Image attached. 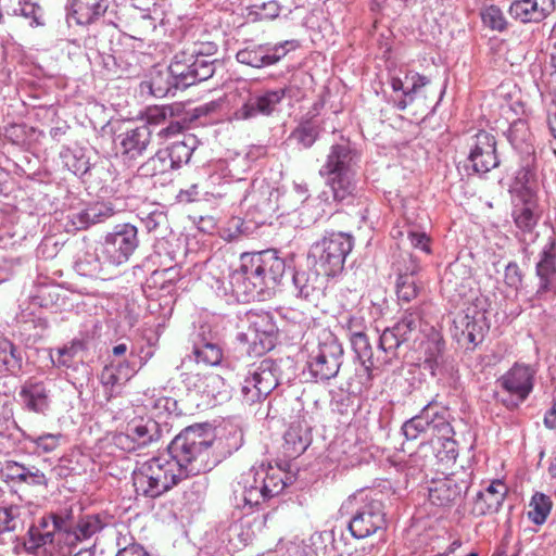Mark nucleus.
Instances as JSON below:
<instances>
[{
  "instance_id": "21",
  "label": "nucleus",
  "mask_w": 556,
  "mask_h": 556,
  "mask_svg": "<svg viewBox=\"0 0 556 556\" xmlns=\"http://www.w3.org/2000/svg\"><path fill=\"white\" fill-rule=\"evenodd\" d=\"M143 363L140 362L139 366L134 361H111L104 366L100 374V381L105 389L108 400L115 396L121 392V389L128 382L141 368Z\"/></svg>"
},
{
  "instance_id": "26",
  "label": "nucleus",
  "mask_w": 556,
  "mask_h": 556,
  "mask_svg": "<svg viewBox=\"0 0 556 556\" xmlns=\"http://www.w3.org/2000/svg\"><path fill=\"white\" fill-rule=\"evenodd\" d=\"M507 492L508 488L502 480L491 481L485 489L477 493L472 504V514L484 516L498 511Z\"/></svg>"
},
{
  "instance_id": "28",
  "label": "nucleus",
  "mask_w": 556,
  "mask_h": 556,
  "mask_svg": "<svg viewBox=\"0 0 556 556\" xmlns=\"http://www.w3.org/2000/svg\"><path fill=\"white\" fill-rule=\"evenodd\" d=\"M50 391L42 381H26L18 396L23 407L36 414H46L50 407Z\"/></svg>"
},
{
  "instance_id": "19",
  "label": "nucleus",
  "mask_w": 556,
  "mask_h": 556,
  "mask_svg": "<svg viewBox=\"0 0 556 556\" xmlns=\"http://www.w3.org/2000/svg\"><path fill=\"white\" fill-rule=\"evenodd\" d=\"M430 83L429 78L414 71L405 73L404 77H392L390 86L393 93L388 102L399 111H404L415 99L422 94V89Z\"/></svg>"
},
{
  "instance_id": "33",
  "label": "nucleus",
  "mask_w": 556,
  "mask_h": 556,
  "mask_svg": "<svg viewBox=\"0 0 556 556\" xmlns=\"http://www.w3.org/2000/svg\"><path fill=\"white\" fill-rule=\"evenodd\" d=\"M420 266L412 260L405 273H400L396 280V295L399 301L409 303L417 298L421 290V282L417 277Z\"/></svg>"
},
{
  "instance_id": "62",
  "label": "nucleus",
  "mask_w": 556,
  "mask_h": 556,
  "mask_svg": "<svg viewBox=\"0 0 556 556\" xmlns=\"http://www.w3.org/2000/svg\"><path fill=\"white\" fill-rule=\"evenodd\" d=\"M200 184H192L188 189H181L176 199L180 203H191L194 201H199L202 197L207 195L208 191H201Z\"/></svg>"
},
{
  "instance_id": "57",
  "label": "nucleus",
  "mask_w": 556,
  "mask_h": 556,
  "mask_svg": "<svg viewBox=\"0 0 556 556\" xmlns=\"http://www.w3.org/2000/svg\"><path fill=\"white\" fill-rule=\"evenodd\" d=\"M138 216L149 232L167 224V215L160 208H153L150 212L140 211Z\"/></svg>"
},
{
  "instance_id": "54",
  "label": "nucleus",
  "mask_w": 556,
  "mask_h": 556,
  "mask_svg": "<svg viewBox=\"0 0 556 556\" xmlns=\"http://www.w3.org/2000/svg\"><path fill=\"white\" fill-rule=\"evenodd\" d=\"M61 438V433H43L41 435H28L26 439L37 448V451L50 453L56 450L60 445Z\"/></svg>"
},
{
  "instance_id": "39",
  "label": "nucleus",
  "mask_w": 556,
  "mask_h": 556,
  "mask_svg": "<svg viewBox=\"0 0 556 556\" xmlns=\"http://www.w3.org/2000/svg\"><path fill=\"white\" fill-rule=\"evenodd\" d=\"M455 328L470 343L477 344L482 339L483 315L470 316L469 313L458 315L454 319Z\"/></svg>"
},
{
  "instance_id": "63",
  "label": "nucleus",
  "mask_w": 556,
  "mask_h": 556,
  "mask_svg": "<svg viewBox=\"0 0 556 556\" xmlns=\"http://www.w3.org/2000/svg\"><path fill=\"white\" fill-rule=\"evenodd\" d=\"M68 219H70V223H71V226L75 230L86 229L89 226L93 225L92 220H91V217L89 216L88 207L84 208V210H80V211L72 212L68 215Z\"/></svg>"
},
{
  "instance_id": "4",
  "label": "nucleus",
  "mask_w": 556,
  "mask_h": 556,
  "mask_svg": "<svg viewBox=\"0 0 556 556\" xmlns=\"http://www.w3.org/2000/svg\"><path fill=\"white\" fill-rule=\"evenodd\" d=\"M302 353L305 368L312 380L328 381L337 377L343 359V348L328 328H316L308 334Z\"/></svg>"
},
{
  "instance_id": "49",
  "label": "nucleus",
  "mask_w": 556,
  "mask_h": 556,
  "mask_svg": "<svg viewBox=\"0 0 556 556\" xmlns=\"http://www.w3.org/2000/svg\"><path fill=\"white\" fill-rule=\"evenodd\" d=\"M531 509L528 511L529 518L535 525H542L545 522L552 507V503L548 496L542 493H535L532 496L530 503Z\"/></svg>"
},
{
  "instance_id": "64",
  "label": "nucleus",
  "mask_w": 556,
  "mask_h": 556,
  "mask_svg": "<svg viewBox=\"0 0 556 556\" xmlns=\"http://www.w3.org/2000/svg\"><path fill=\"white\" fill-rule=\"evenodd\" d=\"M505 283L514 289H518L522 283V274L517 263H509L505 268Z\"/></svg>"
},
{
  "instance_id": "46",
  "label": "nucleus",
  "mask_w": 556,
  "mask_h": 556,
  "mask_svg": "<svg viewBox=\"0 0 556 556\" xmlns=\"http://www.w3.org/2000/svg\"><path fill=\"white\" fill-rule=\"evenodd\" d=\"M0 366L11 372L20 371L23 366L22 355L17 348L4 337H0Z\"/></svg>"
},
{
  "instance_id": "5",
  "label": "nucleus",
  "mask_w": 556,
  "mask_h": 556,
  "mask_svg": "<svg viewBox=\"0 0 556 556\" xmlns=\"http://www.w3.org/2000/svg\"><path fill=\"white\" fill-rule=\"evenodd\" d=\"M184 479L181 469L167 453L144 462L132 473L137 495L151 498L161 496Z\"/></svg>"
},
{
  "instance_id": "59",
  "label": "nucleus",
  "mask_w": 556,
  "mask_h": 556,
  "mask_svg": "<svg viewBox=\"0 0 556 556\" xmlns=\"http://www.w3.org/2000/svg\"><path fill=\"white\" fill-rule=\"evenodd\" d=\"M215 60L194 59L192 79L194 84L208 79L215 72Z\"/></svg>"
},
{
  "instance_id": "37",
  "label": "nucleus",
  "mask_w": 556,
  "mask_h": 556,
  "mask_svg": "<svg viewBox=\"0 0 556 556\" xmlns=\"http://www.w3.org/2000/svg\"><path fill=\"white\" fill-rule=\"evenodd\" d=\"M285 453L289 457L301 455L309 445V435L307 429L301 425H292L286 431L285 435Z\"/></svg>"
},
{
  "instance_id": "47",
  "label": "nucleus",
  "mask_w": 556,
  "mask_h": 556,
  "mask_svg": "<svg viewBox=\"0 0 556 556\" xmlns=\"http://www.w3.org/2000/svg\"><path fill=\"white\" fill-rule=\"evenodd\" d=\"M319 136V129L311 121L301 122L290 134L289 140L303 149H309Z\"/></svg>"
},
{
  "instance_id": "24",
  "label": "nucleus",
  "mask_w": 556,
  "mask_h": 556,
  "mask_svg": "<svg viewBox=\"0 0 556 556\" xmlns=\"http://www.w3.org/2000/svg\"><path fill=\"white\" fill-rule=\"evenodd\" d=\"M554 10V0H515L508 13L514 20L527 24L544 21Z\"/></svg>"
},
{
  "instance_id": "36",
  "label": "nucleus",
  "mask_w": 556,
  "mask_h": 556,
  "mask_svg": "<svg viewBox=\"0 0 556 556\" xmlns=\"http://www.w3.org/2000/svg\"><path fill=\"white\" fill-rule=\"evenodd\" d=\"M506 137L515 150L527 155L533 153V135L527 121L521 118L514 121L506 132Z\"/></svg>"
},
{
  "instance_id": "27",
  "label": "nucleus",
  "mask_w": 556,
  "mask_h": 556,
  "mask_svg": "<svg viewBox=\"0 0 556 556\" xmlns=\"http://www.w3.org/2000/svg\"><path fill=\"white\" fill-rule=\"evenodd\" d=\"M296 298L314 303L324 295V280L318 271L296 270L292 277Z\"/></svg>"
},
{
  "instance_id": "1",
  "label": "nucleus",
  "mask_w": 556,
  "mask_h": 556,
  "mask_svg": "<svg viewBox=\"0 0 556 556\" xmlns=\"http://www.w3.org/2000/svg\"><path fill=\"white\" fill-rule=\"evenodd\" d=\"M238 274L239 288L249 300L270 298L279 285L285 270V260L275 250L243 253Z\"/></svg>"
},
{
  "instance_id": "31",
  "label": "nucleus",
  "mask_w": 556,
  "mask_h": 556,
  "mask_svg": "<svg viewBox=\"0 0 556 556\" xmlns=\"http://www.w3.org/2000/svg\"><path fill=\"white\" fill-rule=\"evenodd\" d=\"M108 7V0H73L71 17L78 25H90L104 15Z\"/></svg>"
},
{
  "instance_id": "41",
  "label": "nucleus",
  "mask_w": 556,
  "mask_h": 556,
  "mask_svg": "<svg viewBox=\"0 0 556 556\" xmlns=\"http://www.w3.org/2000/svg\"><path fill=\"white\" fill-rule=\"evenodd\" d=\"M56 533V526L53 522V516H42L37 526H30L28 534L34 547H39L46 544H50L54 540Z\"/></svg>"
},
{
  "instance_id": "55",
  "label": "nucleus",
  "mask_w": 556,
  "mask_h": 556,
  "mask_svg": "<svg viewBox=\"0 0 556 556\" xmlns=\"http://www.w3.org/2000/svg\"><path fill=\"white\" fill-rule=\"evenodd\" d=\"M174 116V110L172 106H152L146 111V123L143 125L160 126L162 127Z\"/></svg>"
},
{
  "instance_id": "6",
  "label": "nucleus",
  "mask_w": 556,
  "mask_h": 556,
  "mask_svg": "<svg viewBox=\"0 0 556 556\" xmlns=\"http://www.w3.org/2000/svg\"><path fill=\"white\" fill-rule=\"evenodd\" d=\"M372 491L351 495L340 508L342 516H350L349 530L356 539H365L386 527V513L381 500Z\"/></svg>"
},
{
  "instance_id": "44",
  "label": "nucleus",
  "mask_w": 556,
  "mask_h": 556,
  "mask_svg": "<svg viewBox=\"0 0 556 556\" xmlns=\"http://www.w3.org/2000/svg\"><path fill=\"white\" fill-rule=\"evenodd\" d=\"M326 188L323 194L329 198L332 195L336 201H343L352 195L355 190V184L352 181L351 176H328Z\"/></svg>"
},
{
  "instance_id": "29",
  "label": "nucleus",
  "mask_w": 556,
  "mask_h": 556,
  "mask_svg": "<svg viewBox=\"0 0 556 556\" xmlns=\"http://www.w3.org/2000/svg\"><path fill=\"white\" fill-rule=\"evenodd\" d=\"M359 161V154L349 144L332 146L326 163L327 174H346L354 172Z\"/></svg>"
},
{
  "instance_id": "60",
  "label": "nucleus",
  "mask_w": 556,
  "mask_h": 556,
  "mask_svg": "<svg viewBox=\"0 0 556 556\" xmlns=\"http://www.w3.org/2000/svg\"><path fill=\"white\" fill-rule=\"evenodd\" d=\"M124 176H108L100 189V197L122 195L126 187L127 180H123Z\"/></svg>"
},
{
  "instance_id": "51",
  "label": "nucleus",
  "mask_w": 556,
  "mask_h": 556,
  "mask_svg": "<svg viewBox=\"0 0 556 556\" xmlns=\"http://www.w3.org/2000/svg\"><path fill=\"white\" fill-rule=\"evenodd\" d=\"M150 92L155 98L166 97L173 89H175L174 80L172 76H167V70L165 72L155 73L149 81Z\"/></svg>"
},
{
  "instance_id": "13",
  "label": "nucleus",
  "mask_w": 556,
  "mask_h": 556,
  "mask_svg": "<svg viewBox=\"0 0 556 556\" xmlns=\"http://www.w3.org/2000/svg\"><path fill=\"white\" fill-rule=\"evenodd\" d=\"M161 438L159 422L150 417H134L130 419L124 432L113 437V443L125 452H132L143 448Z\"/></svg>"
},
{
  "instance_id": "8",
  "label": "nucleus",
  "mask_w": 556,
  "mask_h": 556,
  "mask_svg": "<svg viewBox=\"0 0 556 556\" xmlns=\"http://www.w3.org/2000/svg\"><path fill=\"white\" fill-rule=\"evenodd\" d=\"M536 370L526 364L516 363L498 380V401L508 409L518 408L534 388Z\"/></svg>"
},
{
  "instance_id": "23",
  "label": "nucleus",
  "mask_w": 556,
  "mask_h": 556,
  "mask_svg": "<svg viewBox=\"0 0 556 556\" xmlns=\"http://www.w3.org/2000/svg\"><path fill=\"white\" fill-rule=\"evenodd\" d=\"M536 276L540 280L536 298L541 299L545 293L556 289V241L549 239L544 245L540 261L535 267Z\"/></svg>"
},
{
  "instance_id": "3",
  "label": "nucleus",
  "mask_w": 556,
  "mask_h": 556,
  "mask_svg": "<svg viewBox=\"0 0 556 556\" xmlns=\"http://www.w3.org/2000/svg\"><path fill=\"white\" fill-rule=\"evenodd\" d=\"M286 473L271 466L252 467L241 473L233 486V506L243 515L254 511L263 501H267L283 491L287 485Z\"/></svg>"
},
{
  "instance_id": "42",
  "label": "nucleus",
  "mask_w": 556,
  "mask_h": 556,
  "mask_svg": "<svg viewBox=\"0 0 556 556\" xmlns=\"http://www.w3.org/2000/svg\"><path fill=\"white\" fill-rule=\"evenodd\" d=\"M8 469L12 473V479L30 485L48 486V478L35 466L27 467L23 464L13 462L8 465Z\"/></svg>"
},
{
  "instance_id": "25",
  "label": "nucleus",
  "mask_w": 556,
  "mask_h": 556,
  "mask_svg": "<svg viewBox=\"0 0 556 556\" xmlns=\"http://www.w3.org/2000/svg\"><path fill=\"white\" fill-rule=\"evenodd\" d=\"M195 138L193 136H186L182 141L175 142L169 152H159L149 160L147 166L156 169V164L161 163L163 166L160 169L162 174L168 169H177L181 163H188L194 150Z\"/></svg>"
},
{
  "instance_id": "22",
  "label": "nucleus",
  "mask_w": 556,
  "mask_h": 556,
  "mask_svg": "<svg viewBox=\"0 0 556 556\" xmlns=\"http://www.w3.org/2000/svg\"><path fill=\"white\" fill-rule=\"evenodd\" d=\"M151 134L152 130L148 125L129 127L118 134L115 138V144L124 161H131L141 156L150 143Z\"/></svg>"
},
{
  "instance_id": "18",
  "label": "nucleus",
  "mask_w": 556,
  "mask_h": 556,
  "mask_svg": "<svg viewBox=\"0 0 556 556\" xmlns=\"http://www.w3.org/2000/svg\"><path fill=\"white\" fill-rule=\"evenodd\" d=\"M253 189L256 187L258 191L253 190L251 194L252 200H255V204L248 211V219L255 226V230L270 222L273 215L279 208V189L270 188L265 185V179L253 181Z\"/></svg>"
},
{
  "instance_id": "14",
  "label": "nucleus",
  "mask_w": 556,
  "mask_h": 556,
  "mask_svg": "<svg viewBox=\"0 0 556 556\" xmlns=\"http://www.w3.org/2000/svg\"><path fill=\"white\" fill-rule=\"evenodd\" d=\"M469 154L464 162V169H472L473 174H488L497 167L500 160L496 155L495 137L485 131L479 130L468 138Z\"/></svg>"
},
{
  "instance_id": "58",
  "label": "nucleus",
  "mask_w": 556,
  "mask_h": 556,
  "mask_svg": "<svg viewBox=\"0 0 556 556\" xmlns=\"http://www.w3.org/2000/svg\"><path fill=\"white\" fill-rule=\"evenodd\" d=\"M186 128L187 123L185 119H177L173 116L159 129L156 137L162 141L174 139L181 135Z\"/></svg>"
},
{
  "instance_id": "15",
  "label": "nucleus",
  "mask_w": 556,
  "mask_h": 556,
  "mask_svg": "<svg viewBox=\"0 0 556 556\" xmlns=\"http://www.w3.org/2000/svg\"><path fill=\"white\" fill-rule=\"evenodd\" d=\"M249 324L247 332H240L238 339L251 345L252 352L262 355L274 348V337L277 326L268 312H248Z\"/></svg>"
},
{
  "instance_id": "45",
  "label": "nucleus",
  "mask_w": 556,
  "mask_h": 556,
  "mask_svg": "<svg viewBox=\"0 0 556 556\" xmlns=\"http://www.w3.org/2000/svg\"><path fill=\"white\" fill-rule=\"evenodd\" d=\"M186 381L189 388H193L207 396H214L215 390L223 386L222 377L216 374H188Z\"/></svg>"
},
{
  "instance_id": "11",
  "label": "nucleus",
  "mask_w": 556,
  "mask_h": 556,
  "mask_svg": "<svg viewBox=\"0 0 556 556\" xmlns=\"http://www.w3.org/2000/svg\"><path fill=\"white\" fill-rule=\"evenodd\" d=\"M138 245L137 227L130 224H122L115 226L114 230L109 232L100 242V253L104 262L118 266L129 260Z\"/></svg>"
},
{
  "instance_id": "7",
  "label": "nucleus",
  "mask_w": 556,
  "mask_h": 556,
  "mask_svg": "<svg viewBox=\"0 0 556 556\" xmlns=\"http://www.w3.org/2000/svg\"><path fill=\"white\" fill-rule=\"evenodd\" d=\"M354 247V238L346 232H329L315 242L309 251L325 276L333 277L342 271L345 258Z\"/></svg>"
},
{
  "instance_id": "40",
  "label": "nucleus",
  "mask_w": 556,
  "mask_h": 556,
  "mask_svg": "<svg viewBox=\"0 0 556 556\" xmlns=\"http://www.w3.org/2000/svg\"><path fill=\"white\" fill-rule=\"evenodd\" d=\"M267 45H257L249 42L243 48L239 49L236 53V59L239 63L254 67H267Z\"/></svg>"
},
{
  "instance_id": "30",
  "label": "nucleus",
  "mask_w": 556,
  "mask_h": 556,
  "mask_svg": "<svg viewBox=\"0 0 556 556\" xmlns=\"http://www.w3.org/2000/svg\"><path fill=\"white\" fill-rule=\"evenodd\" d=\"M38 506L33 503L0 506V534L22 528L28 517L35 514Z\"/></svg>"
},
{
  "instance_id": "61",
  "label": "nucleus",
  "mask_w": 556,
  "mask_h": 556,
  "mask_svg": "<svg viewBox=\"0 0 556 556\" xmlns=\"http://www.w3.org/2000/svg\"><path fill=\"white\" fill-rule=\"evenodd\" d=\"M266 45H267L266 58H267L268 66L278 63L282 58L286 56V54L289 51V49L287 48L288 46H290V49H295V47H296V43L293 40H287L285 42L273 45V46L269 43H266Z\"/></svg>"
},
{
  "instance_id": "48",
  "label": "nucleus",
  "mask_w": 556,
  "mask_h": 556,
  "mask_svg": "<svg viewBox=\"0 0 556 556\" xmlns=\"http://www.w3.org/2000/svg\"><path fill=\"white\" fill-rule=\"evenodd\" d=\"M194 355L197 363L206 366H216L223 359V351L220 346L213 342H202L194 346Z\"/></svg>"
},
{
  "instance_id": "9",
  "label": "nucleus",
  "mask_w": 556,
  "mask_h": 556,
  "mask_svg": "<svg viewBox=\"0 0 556 556\" xmlns=\"http://www.w3.org/2000/svg\"><path fill=\"white\" fill-rule=\"evenodd\" d=\"M535 188V181L530 176H514L509 184L513 218L522 231H531L538 222L533 213L536 205Z\"/></svg>"
},
{
  "instance_id": "52",
  "label": "nucleus",
  "mask_w": 556,
  "mask_h": 556,
  "mask_svg": "<svg viewBox=\"0 0 556 556\" xmlns=\"http://www.w3.org/2000/svg\"><path fill=\"white\" fill-rule=\"evenodd\" d=\"M217 49L218 47L214 41L208 40L207 36H203L187 48V53L191 59H207L213 56Z\"/></svg>"
},
{
  "instance_id": "56",
  "label": "nucleus",
  "mask_w": 556,
  "mask_h": 556,
  "mask_svg": "<svg viewBox=\"0 0 556 556\" xmlns=\"http://www.w3.org/2000/svg\"><path fill=\"white\" fill-rule=\"evenodd\" d=\"M101 520L96 516H87L83 518L75 530V536L77 540H86L91 538L93 534L102 529Z\"/></svg>"
},
{
  "instance_id": "17",
  "label": "nucleus",
  "mask_w": 556,
  "mask_h": 556,
  "mask_svg": "<svg viewBox=\"0 0 556 556\" xmlns=\"http://www.w3.org/2000/svg\"><path fill=\"white\" fill-rule=\"evenodd\" d=\"M471 483L470 473H452L443 479L432 480L428 486L429 501L440 507L451 506L463 498Z\"/></svg>"
},
{
  "instance_id": "20",
  "label": "nucleus",
  "mask_w": 556,
  "mask_h": 556,
  "mask_svg": "<svg viewBox=\"0 0 556 556\" xmlns=\"http://www.w3.org/2000/svg\"><path fill=\"white\" fill-rule=\"evenodd\" d=\"M285 97V88L265 90L262 93L251 97L237 109L232 114V118L236 121H247L257 115L269 116L277 110Z\"/></svg>"
},
{
  "instance_id": "43",
  "label": "nucleus",
  "mask_w": 556,
  "mask_h": 556,
  "mask_svg": "<svg viewBox=\"0 0 556 556\" xmlns=\"http://www.w3.org/2000/svg\"><path fill=\"white\" fill-rule=\"evenodd\" d=\"M255 231V226L249 219L238 216L229 218L219 231L220 237L228 242L240 240Z\"/></svg>"
},
{
  "instance_id": "38",
  "label": "nucleus",
  "mask_w": 556,
  "mask_h": 556,
  "mask_svg": "<svg viewBox=\"0 0 556 556\" xmlns=\"http://www.w3.org/2000/svg\"><path fill=\"white\" fill-rule=\"evenodd\" d=\"M86 350L87 341L81 338H75L63 346L56 349V357L54 358L52 356L53 364L59 368L76 369V366H74V359L81 356Z\"/></svg>"
},
{
  "instance_id": "53",
  "label": "nucleus",
  "mask_w": 556,
  "mask_h": 556,
  "mask_svg": "<svg viewBox=\"0 0 556 556\" xmlns=\"http://www.w3.org/2000/svg\"><path fill=\"white\" fill-rule=\"evenodd\" d=\"M483 24L492 30L503 31L507 27V21L502 10L496 5L485 8L481 13Z\"/></svg>"
},
{
  "instance_id": "35",
  "label": "nucleus",
  "mask_w": 556,
  "mask_h": 556,
  "mask_svg": "<svg viewBox=\"0 0 556 556\" xmlns=\"http://www.w3.org/2000/svg\"><path fill=\"white\" fill-rule=\"evenodd\" d=\"M353 351L356 354V357L361 362L364 370L367 374L368 380H371L375 371L378 370L381 365L389 363L388 359H384L382 363L379 359L374 358L372 348L368 340V337L365 334L355 337L350 340Z\"/></svg>"
},
{
  "instance_id": "34",
  "label": "nucleus",
  "mask_w": 556,
  "mask_h": 556,
  "mask_svg": "<svg viewBox=\"0 0 556 556\" xmlns=\"http://www.w3.org/2000/svg\"><path fill=\"white\" fill-rule=\"evenodd\" d=\"M193 60L185 51L181 54H177L168 66L167 76H172L175 89H185L194 85V79H192Z\"/></svg>"
},
{
  "instance_id": "12",
  "label": "nucleus",
  "mask_w": 556,
  "mask_h": 556,
  "mask_svg": "<svg viewBox=\"0 0 556 556\" xmlns=\"http://www.w3.org/2000/svg\"><path fill=\"white\" fill-rule=\"evenodd\" d=\"M277 386L275 362L266 358L248 367L241 395L245 403L253 404L265 399Z\"/></svg>"
},
{
  "instance_id": "16",
  "label": "nucleus",
  "mask_w": 556,
  "mask_h": 556,
  "mask_svg": "<svg viewBox=\"0 0 556 556\" xmlns=\"http://www.w3.org/2000/svg\"><path fill=\"white\" fill-rule=\"evenodd\" d=\"M420 327L421 313L419 308H408L396 324L383 330L380 336L379 348L384 353L395 355L401 344L417 338Z\"/></svg>"
},
{
  "instance_id": "50",
  "label": "nucleus",
  "mask_w": 556,
  "mask_h": 556,
  "mask_svg": "<svg viewBox=\"0 0 556 556\" xmlns=\"http://www.w3.org/2000/svg\"><path fill=\"white\" fill-rule=\"evenodd\" d=\"M64 169L71 174H87L90 169L89 161L83 153L65 151L61 153Z\"/></svg>"
},
{
  "instance_id": "10",
  "label": "nucleus",
  "mask_w": 556,
  "mask_h": 556,
  "mask_svg": "<svg viewBox=\"0 0 556 556\" xmlns=\"http://www.w3.org/2000/svg\"><path fill=\"white\" fill-rule=\"evenodd\" d=\"M448 410L435 404H428L420 415L414 416L402 426V432L407 440H416L422 433L435 438H447L454 434L448 421Z\"/></svg>"
},
{
  "instance_id": "32",
  "label": "nucleus",
  "mask_w": 556,
  "mask_h": 556,
  "mask_svg": "<svg viewBox=\"0 0 556 556\" xmlns=\"http://www.w3.org/2000/svg\"><path fill=\"white\" fill-rule=\"evenodd\" d=\"M105 263L100 253V244L98 247L86 244L77 253L74 268L80 276L96 277L102 271Z\"/></svg>"
},
{
  "instance_id": "2",
  "label": "nucleus",
  "mask_w": 556,
  "mask_h": 556,
  "mask_svg": "<svg viewBox=\"0 0 556 556\" xmlns=\"http://www.w3.org/2000/svg\"><path fill=\"white\" fill-rule=\"evenodd\" d=\"M212 444V435L204 428L191 426L174 438L167 454L187 479L215 467L217 460L213 458Z\"/></svg>"
}]
</instances>
